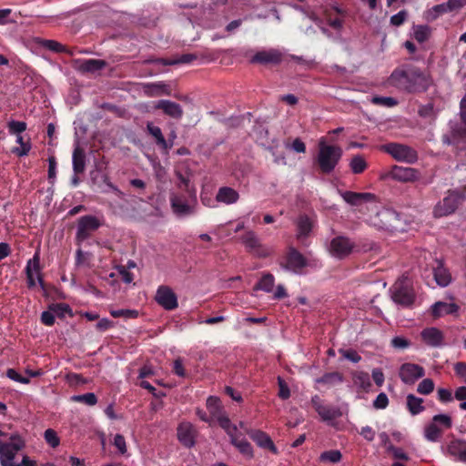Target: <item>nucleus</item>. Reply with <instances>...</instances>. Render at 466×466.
I'll list each match as a JSON object with an SVG mask.
<instances>
[{
    "instance_id": "nucleus-1",
    "label": "nucleus",
    "mask_w": 466,
    "mask_h": 466,
    "mask_svg": "<svg viewBox=\"0 0 466 466\" xmlns=\"http://www.w3.org/2000/svg\"><path fill=\"white\" fill-rule=\"evenodd\" d=\"M389 82L392 86L409 93L425 91L430 86L428 76L419 67L410 65L396 68Z\"/></svg>"
},
{
    "instance_id": "nucleus-2",
    "label": "nucleus",
    "mask_w": 466,
    "mask_h": 466,
    "mask_svg": "<svg viewBox=\"0 0 466 466\" xmlns=\"http://www.w3.org/2000/svg\"><path fill=\"white\" fill-rule=\"evenodd\" d=\"M465 199L466 187L460 189L449 190L447 196L434 207V217L441 218L454 213Z\"/></svg>"
},
{
    "instance_id": "nucleus-3",
    "label": "nucleus",
    "mask_w": 466,
    "mask_h": 466,
    "mask_svg": "<svg viewBox=\"0 0 466 466\" xmlns=\"http://www.w3.org/2000/svg\"><path fill=\"white\" fill-rule=\"evenodd\" d=\"M342 156V150L339 147L319 143L318 155V164L319 169L324 174L331 173L339 163Z\"/></svg>"
},
{
    "instance_id": "nucleus-4",
    "label": "nucleus",
    "mask_w": 466,
    "mask_h": 466,
    "mask_svg": "<svg viewBox=\"0 0 466 466\" xmlns=\"http://www.w3.org/2000/svg\"><path fill=\"white\" fill-rule=\"evenodd\" d=\"M380 149L390 155L396 161L404 162L407 164H414L418 161L417 151L407 145L400 143H388L382 145Z\"/></svg>"
},
{
    "instance_id": "nucleus-5",
    "label": "nucleus",
    "mask_w": 466,
    "mask_h": 466,
    "mask_svg": "<svg viewBox=\"0 0 466 466\" xmlns=\"http://www.w3.org/2000/svg\"><path fill=\"white\" fill-rule=\"evenodd\" d=\"M443 143L452 145L457 150L466 148V118L451 121V132L442 137Z\"/></svg>"
},
{
    "instance_id": "nucleus-6",
    "label": "nucleus",
    "mask_w": 466,
    "mask_h": 466,
    "mask_svg": "<svg viewBox=\"0 0 466 466\" xmlns=\"http://www.w3.org/2000/svg\"><path fill=\"white\" fill-rule=\"evenodd\" d=\"M9 442L0 441V463L1 466H8L14 462L15 455L25 446L22 437L15 433L9 438Z\"/></svg>"
},
{
    "instance_id": "nucleus-7",
    "label": "nucleus",
    "mask_w": 466,
    "mask_h": 466,
    "mask_svg": "<svg viewBox=\"0 0 466 466\" xmlns=\"http://www.w3.org/2000/svg\"><path fill=\"white\" fill-rule=\"evenodd\" d=\"M391 299L403 308L411 307L415 301L413 289L404 280H399L390 288Z\"/></svg>"
},
{
    "instance_id": "nucleus-8",
    "label": "nucleus",
    "mask_w": 466,
    "mask_h": 466,
    "mask_svg": "<svg viewBox=\"0 0 466 466\" xmlns=\"http://www.w3.org/2000/svg\"><path fill=\"white\" fill-rule=\"evenodd\" d=\"M358 246L345 236H337L329 243V251L334 258L343 259L354 251H360Z\"/></svg>"
},
{
    "instance_id": "nucleus-9",
    "label": "nucleus",
    "mask_w": 466,
    "mask_h": 466,
    "mask_svg": "<svg viewBox=\"0 0 466 466\" xmlns=\"http://www.w3.org/2000/svg\"><path fill=\"white\" fill-rule=\"evenodd\" d=\"M241 242L245 246L247 251L254 257L265 258L269 257L272 253V250L263 245L257 234L252 230L247 231L241 237Z\"/></svg>"
},
{
    "instance_id": "nucleus-10",
    "label": "nucleus",
    "mask_w": 466,
    "mask_h": 466,
    "mask_svg": "<svg viewBox=\"0 0 466 466\" xmlns=\"http://www.w3.org/2000/svg\"><path fill=\"white\" fill-rule=\"evenodd\" d=\"M101 226V223L97 218L92 215H86L79 218L77 221V230L76 234V239L78 244L85 241L93 232L97 230Z\"/></svg>"
},
{
    "instance_id": "nucleus-11",
    "label": "nucleus",
    "mask_w": 466,
    "mask_h": 466,
    "mask_svg": "<svg viewBox=\"0 0 466 466\" xmlns=\"http://www.w3.org/2000/svg\"><path fill=\"white\" fill-rule=\"evenodd\" d=\"M25 275H26V283L28 289H32L35 287L36 282L35 279V273L36 274L38 283L40 287L45 289L46 284L44 281L43 275L41 273V267H40V255L39 252H35L32 258H30L25 266Z\"/></svg>"
},
{
    "instance_id": "nucleus-12",
    "label": "nucleus",
    "mask_w": 466,
    "mask_h": 466,
    "mask_svg": "<svg viewBox=\"0 0 466 466\" xmlns=\"http://www.w3.org/2000/svg\"><path fill=\"white\" fill-rule=\"evenodd\" d=\"M285 260V263H280V266L296 274L301 273L302 269L308 266L306 258L293 247L289 248Z\"/></svg>"
},
{
    "instance_id": "nucleus-13",
    "label": "nucleus",
    "mask_w": 466,
    "mask_h": 466,
    "mask_svg": "<svg viewBox=\"0 0 466 466\" xmlns=\"http://www.w3.org/2000/svg\"><path fill=\"white\" fill-rule=\"evenodd\" d=\"M419 176L420 172L415 168L395 165L381 177L392 178L400 182H413L419 178Z\"/></svg>"
},
{
    "instance_id": "nucleus-14",
    "label": "nucleus",
    "mask_w": 466,
    "mask_h": 466,
    "mask_svg": "<svg viewBox=\"0 0 466 466\" xmlns=\"http://www.w3.org/2000/svg\"><path fill=\"white\" fill-rule=\"evenodd\" d=\"M380 227L389 231H399L402 229L399 213L391 208H383L377 213Z\"/></svg>"
},
{
    "instance_id": "nucleus-15",
    "label": "nucleus",
    "mask_w": 466,
    "mask_h": 466,
    "mask_svg": "<svg viewBox=\"0 0 466 466\" xmlns=\"http://www.w3.org/2000/svg\"><path fill=\"white\" fill-rule=\"evenodd\" d=\"M155 299L167 310H173L178 306L176 293L167 286H159Z\"/></svg>"
},
{
    "instance_id": "nucleus-16",
    "label": "nucleus",
    "mask_w": 466,
    "mask_h": 466,
    "mask_svg": "<svg viewBox=\"0 0 466 466\" xmlns=\"http://www.w3.org/2000/svg\"><path fill=\"white\" fill-rule=\"evenodd\" d=\"M425 375L424 368L414 363H404L400 366L399 376L405 384H413Z\"/></svg>"
},
{
    "instance_id": "nucleus-17",
    "label": "nucleus",
    "mask_w": 466,
    "mask_h": 466,
    "mask_svg": "<svg viewBox=\"0 0 466 466\" xmlns=\"http://www.w3.org/2000/svg\"><path fill=\"white\" fill-rule=\"evenodd\" d=\"M197 434L198 431L196 428L188 421H182L177 426V440L187 448H191L195 445Z\"/></svg>"
},
{
    "instance_id": "nucleus-18",
    "label": "nucleus",
    "mask_w": 466,
    "mask_h": 466,
    "mask_svg": "<svg viewBox=\"0 0 466 466\" xmlns=\"http://www.w3.org/2000/svg\"><path fill=\"white\" fill-rule=\"evenodd\" d=\"M283 60V54L278 49L257 52L250 59L251 64L279 65Z\"/></svg>"
},
{
    "instance_id": "nucleus-19",
    "label": "nucleus",
    "mask_w": 466,
    "mask_h": 466,
    "mask_svg": "<svg viewBox=\"0 0 466 466\" xmlns=\"http://www.w3.org/2000/svg\"><path fill=\"white\" fill-rule=\"evenodd\" d=\"M250 439L256 442V444L265 450H268L273 454H278L279 450L274 444L273 441L268 433L260 430H249L247 431Z\"/></svg>"
},
{
    "instance_id": "nucleus-20",
    "label": "nucleus",
    "mask_w": 466,
    "mask_h": 466,
    "mask_svg": "<svg viewBox=\"0 0 466 466\" xmlns=\"http://www.w3.org/2000/svg\"><path fill=\"white\" fill-rule=\"evenodd\" d=\"M339 194L344 201L354 207H359L363 203L374 202L376 200V196L369 192L341 191Z\"/></svg>"
},
{
    "instance_id": "nucleus-21",
    "label": "nucleus",
    "mask_w": 466,
    "mask_h": 466,
    "mask_svg": "<svg viewBox=\"0 0 466 466\" xmlns=\"http://www.w3.org/2000/svg\"><path fill=\"white\" fill-rule=\"evenodd\" d=\"M170 203L173 212L179 217L189 216L194 213V208L187 203L186 199L178 195L170 197Z\"/></svg>"
},
{
    "instance_id": "nucleus-22",
    "label": "nucleus",
    "mask_w": 466,
    "mask_h": 466,
    "mask_svg": "<svg viewBox=\"0 0 466 466\" xmlns=\"http://www.w3.org/2000/svg\"><path fill=\"white\" fill-rule=\"evenodd\" d=\"M420 335L423 341L431 347L437 348L443 345L444 336L437 328H426Z\"/></svg>"
},
{
    "instance_id": "nucleus-23",
    "label": "nucleus",
    "mask_w": 466,
    "mask_h": 466,
    "mask_svg": "<svg viewBox=\"0 0 466 466\" xmlns=\"http://www.w3.org/2000/svg\"><path fill=\"white\" fill-rule=\"evenodd\" d=\"M143 92L147 96H169L171 88L169 85L164 82L147 83L142 86Z\"/></svg>"
},
{
    "instance_id": "nucleus-24",
    "label": "nucleus",
    "mask_w": 466,
    "mask_h": 466,
    "mask_svg": "<svg viewBox=\"0 0 466 466\" xmlns=\"http://www.w3.org/2000/svg\"><path fill=\"white\" fill-rule=\"evenodd\" d=\"M147 129L148 134L154 138L156 145L165 153H168L169 149L172 148V144L166 141L160 127L155 126L151 122H148Z\"/></svg>"
},
{
    "instance_id": "nucleus-25",
    "label": "nucleus",
    "mask_w": 466,
    "mask_h": 466,
    "mask_svg": "<svg viewBox=\"0 0 466 466\" xmlns=\"http://www.w3.org/2000/svg\"><path fill=\"white\" fill-rule=\"evenodd\" d=\"M297 239L304 244V239L310 234L313 223L307 215H300L297 219Z\"/></svg>"
},
{
    "instance_id": "nucleus-26",
    "label": "nucleus",
    "mask_w": 466,
    "mask_h": 466,
    "mask_svg": "<svg viewBox=\"0 0 466 466\" xmlns=\"http://www.w3.org/2000/svg\"><path fill=\"white\" fill-rule=\"evenodd\" d=\"M86 156L85 149L78 144L75 147L72 156L73 170L76 175L84 173L86 169Z\"/></svg>"
},
{
    "instance_id": "nucleus-27",
    "label": "nucleus",
    "mask_w": 466,
    "mask_h": 466,
    "mask_svg": "<svg viewBox=\"0 0 466 466\" xmlns=\"http://www.w3.org/2000/svg\"><path fill=\"white\" fill-rule=\"evenodd\" d=\"M448 452L457 461L466 463V441L453 440L448 445Z\"/></svg>"
},
{
    "instance_id": "nucleus-28",
    "label": "nucleus",
    "mask_w": 466,
    "mask_h": 466,
    "mask_svg": "<svg viewBox=\"0 0 466 466\" xmlns=\"http://www.w3.org/2000/svg\"><path fill=\"white\" fill-rule=\"evenodd\" d=\"M207 409L209 412V416L212 420H218L226 414L224 407L219 398L215 396H209L207 400Z\"/></svg>"
},
{
    "instance_id": "nucleus-29",
    "label": "nucleus",
    "mask_w": 466,
    "mask_h": 466,
    "mask_svg": "<svg viewBox=\"0 0 466 466\" xmlns=\"http://www.w3.org/2000/svg\"><path fill=\"white\" fill-rule=\"evenodd\" d=\"M459 310V306L455 303H447L438 301L431 307V314L435 319L443 315L456 314Z\"/></svg>"
},
{
    "instance_id": "nucleus-30",
    "label": "nucleus",
    "mask_w": 466,
    "mask_h": 466,
    "mask_svg": "<svg viewBox=\"0 0 466 466\" xmlns=\"http://www.w3.org/2000/svg\"><path fill=\"white\" fill-rule=\"evenodd\" d=\"M433 275L437 284L441 287H446L451 281V273L441 260H436V266L433 268Z\"/></svg>"
},
{
    "instance_id": "nucleus-31",
    "label": "nucleus",
    "mask_w": 466,
    "mask_h": 466,
    "mask_svg": "<svg viewBox=\"0 0 466 466\" xmlns=\"http://www.w3.org/2000/svg\"><path fill=\"white\" fill-rule=\"evenodd\" d=\"M239 198V194L237 190L229 187H222L218 189L216 199L227 205L236 203Z\"/></svg>"
},
{
    "instance_id": "nucleus-32",
    "label": "nucleus",
    "mask_w": 466,
    "mask_h": 466,
    "mask_svg": "<svg viewBox=\"0 0 466 466\" xmlns=\"http://www.w3.org/2000/svg\"><path fill=\"white\" fill-rule=\"evenodd\" d=\"M155 107L162 109L163 113L169 116H180L183 114L181 106L169 100H160L156 104Z\"/></svg>"
},
{
    "instance_id": "nucleus-33",
    "label": "nucleus",
    "mask_w": 466,
    "mask_h": 466,
    "mask_svg": "<svg viewBox=\"0 0 466 466\" xmlns=\"http://www.w3.org/2000/svg\"><path fill=\"white\" fill-rule=\"evenodd\" d=\"M352 380L360 390L368 392L372 386L370 378L368 372L355 371L352 373Z\"/></svg>"
},
{
    "instance_id": "nucleus-34",
    "label": "nucleus",
    "mask_w": 466,
    "mask_h": 466,
    "mask_svg": "<svg viewBox=\"0 0 466 466\" xmlns=\"http://www.w3.org/2000/svg\"><path fill=\"white\" fill-rule=\"evenodd\" d=\"M107 63L102 59H87L81 63L79 70L83 73H95L104 69Z\"/></svg>"
},
{
    "instance_id": "nucleus-35",
    "label": "nucleus",
    "mask_w": 466,
    "mask_h": 466,
    "mask_svg": "<svg viewBox=\"0 0 466 466\" xmlns=\"http://www.w3.org/2000/svg\"><path fill=\"white\" fill-rule=\"evenodd\" d=\"M317 383L325 384L329 387L339 385L344 381V376L339 371L325 373L322 377L317 379Z\"/></svg>"
},
{
    "instance_id": "nucleus-36",
    "label": "nucleus",
    "mask_w": 466,
    "mask_h": 466,
    "mask_svg": "<svg viewBox=\"0 0 466 466\" xmlns=\"http://www.w3.org/2000/svg\"><path fill=\"white\" fill-rule=\"evenodd\" d=\"M275 285V277L269 273H264L260 279L254 286V290H262L269 293L273 290Z\"/></svg>"
},
{
    "instance_id": "nucleus-37",
    "label": "nucleus",
    "mask_w": 466,
    "mask_h": 466,
    "mask_svg": "<svg viewBox=\"0 0 466 466\" xmlns=\"http://www.w3.org/2000/svg\"><path fill=\"white\" fill-rule=\"evenodd\" d=\"M422 403L423 400L421 398L416 397L413 394L407 396V409L412 415H418L425 410Z\"/></svg>"
},
{
    "instance_id": "nucleus-38",
    "label": "nucleus",
    "mask_w": 466,
    "mask_h": 466,
    "mask_svg": "<svg viewBox=\"0 0 466 466\" xmlns=\"http://www.w3.org/2000/svg\"><path fill=\"white\" fill-rule=\"evenodd\" d=\"M443 432V430L434 424L433 422H431L425 427L424 430V436L429 441H438L440 438L441 437Z\"/></svg>"
},
{
    "instance_id": "nucleus-39",
    "label": "nucleus",
    "mask_w": 466,
    "mask_h": 466,
    "mask_svg": "<svg viewBox=\"0 0 466 466\" xmlns=\"http://www.w3.org/2000/svg\"><path fill=\"white\" fill-rule=\"evenodd\" d=\"M350 167L353 174H361L368 167V164L361 155H356L351 158Z\"/></svg>"
},
{
    "instance_id": "nucleus-40",
    "label": "nucleus",
    "mask_w": 466,
    "mask_h": 466,
    "mask_svg": "<svg viewBox=\"0 0 466 466\" xmlns=\"http://www.w3.org/2000/svg\"><path fill=\"white\" fill-rule=\"evenodd\" d=\"M70 401L83 403L87 406H95L97 403V397L93 392H87L82 395H73Z\"/></svg>"
},
{
    "instance_id": "nucleus-41",
    "label": "nucleus",
    "mask_w": 466,
    "mask_h": 466,
    "mask_svg": "<svg viewBox=\"0 0 466 466\" xmlns=\"http://www.w3.org/2000/svg\"><path fill=\"white\" fill-rule=\"evenodd\" d=\"M232 444L239 451L240 453L243 455L252 458L254 456L253 454V449L251 444L244 438L235 440L233 439Z\"/></svg>"
},
{
    "instance_id": "nucleus-42",
    "label": "nucleus",
    "mask_w": 466,
    "mask_h": 466,
    "mask_svg": "<svg viewBox=\"0 0 466 466\" xmlns=\"http://www.w3.org/2000/svg\"><path fill=\"white\" fill-rule=\"evenodd\" d=\"M342 459V454L339 450H329L323 451L319 458L320 462L339 463Z\"/></svg>"
},
{
    "instance_id": "nucleus-43",
    "label": "nucleus",
    "mask_w": 466,
    "mask_h": 466,
    "mask_svg": "<svg viewBox=\"0 0 466 466\" xmlns=\"http://www.w3.org/2000/svg\"><path fill=\"white\" fill-rule=\"evenodd\" d=\"M316 411L324 421L332 420L339 415V412L336 409L327 405L319 407Z\"/></svg>"
},
{
    "instance_id": "nucleus-44",
    "label": "nucleus",
    "mask_w": 466,
    "mask_h": 466,
    "mask_svg": "<svg viewBox=\"0 0 466 466\" xmlns=\"http://www.w3.org/2000/svg\"><path fill=\"white\" fill-rule=\"evenodd\" d=\"M43 47L54 51L56 53L67 52L66 47L56 40L43 39L38 42Z\"/></svg>"
},
{
    "instance_id": "nucleus-45",
    "label": "nucleus",
    "mask_w": 466,
    "mask_h": 466,
    "mask_svg": "<svg viewBox=\"0 0 466 466\" xmlns=\"http://www.w3.org/2000/svg\"><path fill=\"white\" fill-rule=\"evenodd\" d=\"M448 12H450V10L448 9L447 3L436 5L427 12V19L433 21L437 19L441 15Z\"/></svg>"
},
{
    "instance_id": "nucleus-46",
    "label": "nucleus",
    "mask_w": 466,
    "mask_h": 466,
    "mask_svg": "<svg viewBox=\"0 0 466 466\" xmlns=\"http://www.w3.org/2000/svg\"><path fill=\"white\" fill-rule=\"evenodd\" d=\"M434 424L441 428L442 430L451 429L452 426V420L451 416L447 414H437L432 417V420Z\"/></svg>"
},
{
    "instance_id": "nucleus-47",
    "label": "nucleus",
    "mask_w": 466,
    "mask_h": 466,
    "mask_svg": "<svg viewBox=\"0 0 466 466\" xmlns=\"http://www.w3.org/2000/svg\"><path fill=\"white\" fill-rule=\"evenodd\" d=\"M48 309L58 318H64L66 314L71 315V308L66 303H53Z\"/></svg>"
},
{
    "instance_id": "nucleus-48",
    "label": "nucleus",
    "mask_w": 466,
    "mask_h": 466,
    "mask_svg": "<svg viewBox=\"0 0 466 466\" xmlns=\"http://www.w3.org/2000/svg\"><path fill=\"white\" fill-rule=\"evenodd\" d=\"M414 38L420 42L423 43L430 37L431 28L428 25H417L414 27Z\"/></svg>"
},
{
    "instance_id": "nucleus-49",
    "label": "nucleus",
    "mask_w": 466,
    "mask_h": 466,
    "mask_svg": "<svg viewBox=\"0 0 466 466\" xmlns=\"http://www.w3.org/2000/svg\"><path fill=\"white\" fill-rule=\"evenodd\" d=\"M110 315L113 318L137 319L139 315L136 309H111Z\"/></svg>"
},
{
    "instance_id": "nucleus-50",
    "label": "nucleus",
    "mask_w": 466,
    "mask_h": 466,
    "mask_svg": "<svg viewBox=\"0 0 466 466\" xmlns=\"http://www.w3.org/2000/svg\"><path fill=\"white\" fill-rule=\"evenodd\" d=\"M434 382L431 379H424L422 380L418 387H417V391L420 393V394H422V395H429L430 393H431L433 390H434Z\"/></svg>"
},
{
    "instance_id": "nucleus-51",
    "label": "nucleus",
    "mask_w": 466,
    "mask_h": 466,
    "mask_svg": "<svg viewBox=\"0 0 466 466\" xmlns=\"http://www.w3.org/2000/svg\"><path fill=\"white\" fill-rule=\"evenodd\" d=\"M7 127L10 135H19L26 130L27 125L23 121L12 120L8 123Z\"/></svg>"
},
{
    "instance_id": "nucleus-52",
    "label": "nucleus",
    "mask_w": 466,
    "mask_h": 466,
    "mask_svg": "<svg viewBox=\"0 0 466 466\" xmlns=\"http://www.w3.org/2000/svg\"><path fill=\"white\" fill-rule=\"evenodd\" d=\"M372 103L375 105L391 107L398 104V101L390 96H373L371 99Z\"/></svg>"
},
{
    "instance_id": "nucleus-53",
    "label": "nucleus",
    "mask_w": 466,
    "mask_h": 466,
    "mask_svg": "<svg viewBox=\"0 0 466 466\" xmlns=\"http://www.w3.org/2000/svg\"><path fill=\"white\" fill-rule=\"evenodd\" d=\"M46 441L52 447L56 448L59 445L60 440L56 432L53 429H47L44 434Z\"/></svg>"
},
{
    "instance_id": "nucleus-54",
    "label": "nucleus",
    "mask_w": 466,
    "mask_h": 466,
    "mask_svg": "<svg viewBox=\"0 0 466 466\" xmlns=\"http://www.w3.org/2000/svg\"><path fill=\"white\" fill-rule=\"evenodd\" d=\"M279 393L278 396L281 400H288L290 397V390L286 381L281 378L278 377Z\"/></svg>"
},
{
    "instance_id": "nucleus-55",
    "label": "nucleus",
    "mask_w": 466,
    "mask_h": 466,
    "mask_svg": "<svg viewBox=\"0 0 466 466\" xmlns=\"http://www.w3.org/2000/svg\"><path fill=\"white\" fill-rule=\"evenodd\" d=\"M339 353L343 358L353 363H358L361 360V356L355 350H339Z\"/></svg>"
},
{
    "instance_id": "nucleus-56",
    "label": "nucleus",
    "mask_w": 466,
    "mask_h": 466,
    "mask_svg": "<svg viewBox=\"0 0 466 466\" xmlns=\"http://www.w3.org/2000/svg\"><path fill=\"white\" fill-rule=\"evenodd\" d=\"M390 345L394 349L405 350L410 346V341L403 337L396 336L391 339Z\"/></svg>"
},
{
    "instance_id": "nucleus-57",
    "label": "nucleus",
    "mask_w": 466,
    "mask_h": 466,
    "mask_svg": "<svg viewBox=\"0 0 466 466\" xmlns=\"http://www.w3.org/2000/svg\"><path fill=\"white\" fill-rule=\"evenodd\" d=\"M6 376L17 382L23 383V384H28L30 382L29 378L24 377L21 374H19L14 369H8L6 370Z\"/></svg>"
},
{
    "instance_id": "nucleus-58",
    "label": "nucleus",
    "mask_w": 466,
    "mask_h": 466,
    "mask_svg": "<svg viewBox=\"0 0 466 466\" xmlns=\"http://www.w3.org/2000/svg\"><path fill=\"white\" fill-rule=\"evenodd\" d=\"M438 400L442 403H448L453 400V396L451 390L440 388L438 389Z\"/></svg>"
},
{
    "instance_id": "nucleus-59",
    "label": "nucleus",
    "mask_w": 466,
    "mask_h": 466,
    "mask_svg": "<svg viewBox=\"0 0 466 466\" xmlns=\"http://www.w3.org/2000/svg\"><path fill=\"white\" fill-rule=\"evenodd\" d=\"M56 177V160L55 157L48 158V180L51 184H54Z\"/></svg>"
},
{
    "instance_id": "nucleus-60",
    "label": "nucleus",
    "mask_w": 466,
    "mask_h": 466,
    "mask_svg": "<svg viewBox=\"0 0 466 466\" xmlns=\"http://www.w3.org/2000/svg\"><path fill=\"white\" fill-rule=\"evenodd\" d=\"M408 13L405 10L400 11L398 14L390 17V24L395 26L401 25L407 19Z\"/></svg>"
},
{
    "instance_id": "nucleus-61",
    "label": "nucleus",
    "mask_w": 466,
    "mask_h": 466,
    "mask_svg": "<svg viewBox=\"0 0 466 466\" xmlns=\"http://www.w3.org/2000/svg\"><path fill=\"white\" fill-rule=\"evenodd\" d=\"M389 404L388 396L384 392H380L373 401V406L376 409H385Z\"/></svg>"
},
{
    "instance_id": "nucleus-62",
    "label": "nucleus",
    "mask_w": 466,
    "mask_h": 466,
    "mask_svg": "<svg viewBox=\"0 0 466 466\" xmlns=\"http://www.w3.org/2000/svg\"><path fill=\"white\" fill-rule=\"evenodd\" d=\"M55 314L48 309L42 312L40 319L44 325L51 327L55 323Z\"/></svg>"
},
{
    "instance_id": "nucleus-63",
    "label": "nucleus",
    "mask_w": 466,
    "mask_h": 466,
    "mask_svg": "<svg viewBox=\"0 0 466 466\" xmlns=\"http://www.w3.org/2000/svg\"><path fill=\"white\" fill-rule=\"evenodd\" d=\"M389 451H391V453L395 459L401 460V461H409V459H410L408 454L401 448H398L393 445H390L389 447Z\"/></svg>"
},
{
    "instance_id": "nucleus-64",
    "label": "nucleus",
    "mask_w": 466,
    "mask_h": 466,
    "mask_svg": "<svg viewBox=\"0 0 466 466\" xmlns=\"http://www.w3.org/2000/svg\"><path fill=\"white\" fill-rule=\"evenodd\" d=\"M114 445L118 449L121 454H125L127 452L126 440L123 435L116 434L114 437Z\"/></svg>"
}]
</instances>
